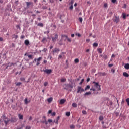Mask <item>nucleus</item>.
Returning <instances> with one entry per match:
<instances>
[{
    "mask_svg": "<svg viewBox=\"0 0 129 129\" xmlns=\"http://www.w3.org/2000/svg\"><path fill=\"white\" fill-rule=\"evenodd\" d=\"M2 116L3 117V120L5 125H8V124L9 123V122H10V120L8 118V117H7L5 115H3Z\"/></svg>",
    "mask_w": 129,
    "mask_h": 129,
    "instance_id": "nucleus-1",
    "label": "nucleus"
},
{
    "mask_svg": "<svg viewBox=\"0 0 129 129\" xmlns=\"http://www.w3.org/2000/svg\"><path fill=\"white\" fill-rule=\"evenodd\" d=\"M113 22H114V23H116V24H117V23H119V22H120V19L119 18V16H114L113 18Z\"/></svg>",
    "mask_w": 129,
    "mask_h": 129,
    "instance_id": "nucleus-2",
    "label": "nucleus"
},
{
    "mask_svg": "<svg viewBox=\"0 0 129 129\" xmlns=\"http://www.w3.org/2000/svg\"><path fill=\"white\" fill-rule=\"evenodd\" d=\"M93 83L95 84L94 86L96 87V88H97L98 91L101 90V88H100V85L98 83H96V82H93Z\"/></svg>",
    "mask_w": 129,
    "mask_h": 129,
    "instance_id": "nucleus-3",
    "label": "nucleus"
},
{
    "mask_svg": "<svg viewBox=\"0 0 129 129\" xmlns=\"http://www.w3.org/2000/svg\"><path fill=\"white\" fill-rule=\"evenodd\" d=\"M59 52H60V49L59 48H55L52 51V53L53 55H55V54H56L57 53H59Z\"/></svg>",
    "mask_w": 129,
    "mask_h": 129,
    "instance_id": "nucleus-4",
    "label": "nucleus"
},
{
    "mask_svg": "<svg viewBox=\"0 0 129 129\" xmlns=\"http://www.w3.org/2000/svg\"><path fill=\"white\" fill-rule=\"evenodd\" d=\"M84 91V89H83L81 87L78 86L77 88V93H81Z\"/></svg>",
    "mask_w": 129,
    "mask_h": 129,
    "instance_id": "nucleus-5",
    "label": "nucleus"
},
{
    "mask_svg": "<svg viewBox=\"0 0 129 129\" xmlns=\"http://www.w3.org/2000/svg\"><path fill=\"white\" fill-rule=\"evenodd\" d=\"M46 74H51L52 72L53 71L51 69H46L45 70L43 71Z\"/></svg>",
    "mask_w": 129,
    "mask_h": 129,
    "instance_id": "nucleus-6",
    "label": "nucleus"
},
{
    "mask_svg": "<svg viewBox=\"0 0 129 129\" xmlns=\"http://www.w3.org/2000/svg\"><path fill=\"white\" fill-rule=\"evenodd\" d=\"M26 6L28 8H29L30 7V6H31V7H34V3L33 2H26Z\"/></svg>",
    "mask_w": 129,
    "mask_h": 129,
    "instance_id": "nucleus-7",
    "label": "nucleus"
},
{
    "mask_svg": "<svg viewBox=\"0 0 129 129\" xmlns=\"http://www.w3.org/2000/svg\"><path fill=\"white\" fill-rule=\"evenodd\" d=\"M58 36L57 34H54V37H52L53 42H55V41H57V39H58Z\"/></svg>",
    "mask_w": 129,
    "mask_h": 129,
    "instance_id": "nucleus-8",
    "label": "nucleus"
},
{
    "mask_svg": "<svg viewBox=\"0 0 129 129\" xmlns=\"http://www.w3.org/2000/svg\"><path fill=\"white\" fill-rule=\"evenodd\" d=\"M98 74L99 76H106V75H107V74L105 72H99Z\"/></svg>",
    "mask_w": 129,
    "mask_h": 129,
    "instance_id": "nucleus-9",
    "label": "nucleus"
},
{
    "mask_svg": "<svg viewBox=\"0 0 129 129\" xmlns=\"http://www.w3.org/2000/svg\"><path fill=\"white\" fill-rule=\"evenodd\" d=\"M10 120L11 122H17V119H16L15 117H12Z\"/></svg>",
    "mask_w": 129,
    "mask_h": 129,
    "instance_id": "nucleus-10",
    "label": "nucleus"
},
{
    "mask_svg": "<svg viewBox=\"0 0 129 129\" xmlns=\"http://www.w3.org/2000/svg\"><path fill=\"white\" fill-rule=\"evenodd\" d=\"M24 103L25 104H28V103L31 102V100L28 101V98H26L24 100Z\"/></svg>",
    "mask_w": 129,
    "mask_h": 129,
    "instance_id": "nucleus-11",
    "label": "nucleus"
},
{
    "mask_svg": "<svg viewBox=\"0 0 129 129\" xmlns=\"http://www.w3.org/2000/svg\"><path fill=\"white\" fill-rule=\"evenodd\" d=\"M24 44L25 45H26V46H29V45L30 44V41H29L28 39L25 40L24 41Z\"/></svg>",
    "mask_w": 129,
    "mask_h": 129,
    "instance_id": "nucleus-12",
    "label": "nucleus"
},
{
    "mask_svg": "<svg viewBox=\"0 0 129 129\" xmlns=\"http://www.w3.org/2000/svg\"><path fill=\"white\" fill-rule=\"evenodd\" d=\"M41 60H42V57H40L37 59V58L34 59V62H37V61L40 62Z\"/></svg>",
    "mask_w": 129,
    "mask_h": 129,
    "instance_id": "nucleus-13",
    "label": "nucleus"
},
{
    "mask_svg": "<svg viewBox=\"0 0 129 129\" xmlns=\"http://www.w3.org/2000/svg\"><path fill=\"white\" fill-rule=\"evenodd\" d=\"M60 104H64L65 103V99H63L60 100Z\"/></svg>",
    "mask_w": 129,
    "mask_h": 129,
    "instance_id": "nucleus-14",
    "label": "nucleus"
},
{
    "mask_svg": "<svg viewBox=\"0 0 129 129\" xmlns=\"http://www.w3.org/2000/svg\"><path fill=\"white\" fill-rule=\"evenodd\" d=\"M41 122L42 123H45V124H46V125H47L48 124V122L47 121L46 119L41 121Z\"/></svg>",
    "mask_w": 129,
    "mask_h": 129,
    "instance_id": "nucleus-15",
    "label": "nucleus"
},
{
    "mask_svg": "<svg viewBox=\"0 0 129 129\" xmlns=\"http://www.w3.org/2000/svg\"><path fill=\"white\" fill-rule=\"evenodd\" d=\"M123 76H124L125 77H129V74H127V73L126 72H124L123 73Z\"/></svg>",
    "mask_w": 129,
    "mask_h": 129,
    "instance_id": "nucleus-16",
    "label": "nucleus"
},
{
    "mask_svg": "<svg viewBox=\"0 0 129 129\" xmlns=\"http://www.w3.org/2000/svg\"><path fill=\"white\" fill-rule=\"evenodd\" d=\"M47 101H48V102H49V103H50V102H52V101H53V98L50 97V98H48L47 99Z\"/></svg>",
    "mask_w": 129,
    "mask_h": 129,
    "instance_id": "nucleus-17",
    "label": "nucleus"
},
{
    "mask_svg": "<svg viewBox=\"0 0 129 129\" xmlns=\"http://www.w3.org/2000/svg\"><path fill=\"white\" fill-rule=\"evenodd\" d=\"M124 68L125 69H127V70H128V69H129V63H126V64H125Z\"/></svg>",
    "mask_w": 129,
    "mask_h": 129,
    "instance_id": "nucleus-18",
    "label": "nucleus"
},
{
    "mask_svg": "<svg viewBox=\"0 0 129 129\" xmlns=\"http://www.w3.org/2000/svg\"><path fill=\"white\" fill-rule=\"evenodd\" d=\"M37 26H38L39 27H44V24H43L42 23H39L37 24Z\"/></svg>",
    "mask_w": 129,
    "mask_h": 129,
    "instance_id": "nucleus-19",
    "label": "nucleus"
},
{
    "mask_svg": "<svg viewBox=\"0 0 129 129\" xmlns=\"http://www.w3.org/2000/svg\"><path fill=\"white\" fill-rule=\"evenodd\" d=\"M112 104H113V103H112V101H108L107 102V105H112Z\"/></svg>",
    "mask_w": 129,
    "mask_h": 129,
    "instance_id": "nucleus-20",
    "label": "nucleus"
},
{
    "mask_svg": "<svg viewBox=\"0 0 129 129\" xmlns=\"http://www.w3.org/2000/svg\"><path fill=\"white\" fill-rule=\"evenodd\" d=\"M72 106L73 107H77V104L75 103H73L72 104Z\"/></svg>",
    "mask_w": 129,
    "mask_h": 129,
    "instance_id": "nucleus-21",
    "label": "nucleus"
},
{
    "mask_svg": "<svg viewBox=\"0 0 129 129\" xmlns=\"http://www.w3.org/2000/svg\"><path fill=\"white\" fill-rule=\"evenodd\" d=\"M98 53H99L100 54H102V49H101V48H99L97 49Z\"/></svg>",
    "mask_w": 129,
    "mask_h": 129,
    "instance_id": "nucleus-22",
    "label": "nucleus"
},
{
    "mask_svg": "<svg viewBox=\"0 0 129 129\" xmlns=\"http://www.w3.org/2000/svg\"><path fill=\"white\" fill-rule=\"evenodd\" d=\"M18 37L19 36L16 34H14L13 35V38H14V39H18Z\"/></svg>",
    "mask_w": 129,
    "mask_h": 129,
    "instance_id": "nucleus-23",
    "label": "nucleus"
},
{
    "mask_svg": "<svg viewBox=\"0 0 129 129\" xmlns=\"http://www.w3.org/2000/svg\"><path fill=\"white\" fill-rule=\"evenodd\" d=\"M74 62H75V63H79V59L78 58H76V59L74 60Z\"/></svg>",
    "mask_w": 129,
    "mask_h": 129,
    "instance_id": "nucleus-24",
    "label": "nucleus"
},
{
    "mask_svg": "<svg viewBox=\"0 0 129 129\" xmlns=\"http://www.w3.org/2000/svg\"><path fill=\"white\" fill-rule=\"evenodd\" d=\"M88 89H90V86L87 85L86 87L85 88V90L86 91Z\"/></svg>",
    "mask_w": 129,
    "mask_h": 129,
    "instance_id": "nucleus-25",
    "label": "nucleus"
},
{
    "mask_svg": "<svg viewBox=\"0 0 129 129\" xmlns=\"http://www.w3.org/2000/svg\"><path fill=\"white\" fill-rule=\"evenodd\" d=\"M65 37L66 38H67L68 42H69V43H71V39L70 38H68L66 36Z\"/></svg>",
    "mask_w": 129,
    "mask_h": 129,
    "instance_id": "nucleus-26",
    "label": "nucleus"
},
{
    "mask_svg": "<svg viewBox=\"0 0 129 129\" xmlns=\"http://www.w3.org/2000/svg\"><path fill=\"white\" fill-rule=\"evenodd\" d=\"M123 19H126V14L125 13L122 14Z\"/></svg>",
    "mask_w": 129,
    "mask_h": 129,
    "instance_id": "nucleus-27",
    "label": "nucleus"
},
{
    "mask_svg": "<svg viewBox=\"0 0 129 129\" xmlns=\"http://www.w3.org/2000/svg\"><path fill=\"white\" fill-rule=\"evenodd\" d=\"M36 66H39V65H40L41 64V61H39L38 60H36Z\"/></svg>",
    "mask_w": 129,
    "mask_h": 129,
    "instance_id": "nucleus-28",
    "label": "nucleus"
},
{
    "mask_svg": "<svg viewBox=\"0 0 129 129\" xmlns=\"http://www.w3.org/2000/svg\"><path fill=\"white\" fill-rule=\"evenodd\" d=\"M66 116H70V112H66Z\"/></svg>",
    "mask_w": 129,
    "mask_h": 129,
    "instance_id": "nucleus-29",
    "label": "nucleus"
},
{
    "mask_svg": "<svg viewBox=\"0 0 129 129\" xmlns=\"http://www.w3.org/2000/svg\"><path fill=\"white\" fill-rule=\"evenodd\" d=\"M93 46V47H98V43H94Z\"/></svg>",
    "mask_w": 129,
    "mask_h": 129,
    "instance_id": "nucleus-30",
    "label": "nucleus"
},
{
    "mask_svg": "<svg viewBox=\"0 0 129 129\" xmlns=\"http://www.w3.org/2000/svg\"><path fill=\"white\" fill-rule=\"evenodd\" d=\"M90 94H91V92H87L86 93H85V95H90Z\"/></svg>",
    "mask_w": 129,
    "mask_h": 129,
    "instance_id": "nucleus-31",
    "label": "nucleus"
},
{
    "mask_svg": "<svg viewBox=\"0 0 129 129\" xmlns=\"http://www.w3.org/2000/svg\"><path fill=\"white\" fill-rule=\"evenodd\" d=\"M45 41L47 42V39H46V38L44 37L43 38L42 42V43H45Z\"/></svg>",
    "mask_w": 129,
    "mask_h": 129,
    "instance_id": "nucleus-32",
    "label": "nucleus"
},
{
    "mask_svg": "<svg viewBox=\"0 0 129 129\" xmlns=\"http://www.w3.org/2000/svg\"><path fill=\"white\" fill-rule=\"evenodd\" d=\"M19 119H23V115L19 114L18 115Z\"/></svg>",
    "mask_w": 129,
    "mask_h": 129,
    "instance_id": "nucleus-33",
    "label": "nucleus"
},
{
    "mask_svg": "<svg viewBox=\"0 0 129 129\" xmlns=\"http://www.w3.org/2000/svg\"><path fill=\"white\" fill-rule=\"evenodd\" d=\"M70 127L71 129H74L75 128V126H74V125H71Z\"/></svg>",
    "mask_w": 129,
    "mask_h": 129,
    "instance_id": "nucleus-34",
    "label": "nucleus"
},
{
    "mask_svg": "<svg viewBox=\"0 0 129 129\" xmlns=\"http://www.w3.org/2000/svg\"><path fill=\"white\" fill-rule=\"evenodd\" d=\"M13 65H15V63H8V66H9L10 67H11V66H13Z\"/></svg>",
    "mask_w": 129,
    "mask_h": 129,
    "instance_id": "nucleus-35",
    "label": "nucleus"
},
{
    "mask_svg": "<svg viewBox=\"0 0 129 129\" xmlns=\"http://www.w3.org/2000/svg\"><path fill=\"white\" fill-rule=\"evenodd\" d=\"M79 21L80 22V23H82V21H83V19L81 17L79 18Z\"/></svg>",
    "mask_w": 129,
    "mask_h": 129,
    "instance_id": "nucleus-36",
    "label": "nucleus"
},
{
    "mask_svg": "<svg viewBox=\"0 0 129 129\" xmlns=\"http://www.w3.org/2000/svg\"><path fill=\"white\" fill-rule=\"evenodd\" d=\"M84 82V79H82L81 82H80L79 84L81 85V84H82V83H83Z\"/></svg>",
    "mask_w": 129,
    "mask_h": 129,
    "instance_id": "nucleus-37",
    "label": "nucleus"
},
{
    "mask_svg": "<svg viewBox=\"0 0 129 129\" xmlns=\"http://www.w3.org/2000/svg\"><path fill=\"white\" fill-rule=\"evenodd\" d=\"M22 84L21 82H18L16 83V86H20V85H21Z\"/></svg>",
    "mask_w": 129,
    "mask_h": 129,
    "instance_id": "nucleus-38",
    "label": "nucleus"
},
{
    "mask_svg": "<svg viewBox=\"0 0 129 129\" xmlns=\"http://www.w3.org/2000/svg\"><path fill=\"white\" fill-rule=\"evenodd\" d=\"M25 80L26 79L24 77H22L20 78L21 81H25Z\"/></svg>",
    "mask_w": 129,
    "mask_h": 129,
    "instance_id": "nucleus-39",
    "label": "nucleus"
},
{
    "mask_svg": "<svg viewBox=\"0 0 129 129\" xmlns=\"http://www.w3.org/2000/svg\"><path fill=\"white\" fill-rule=\"evenodd\" d=\"M74 3V0H71V2H70V5H73V4Z\"/></svg>",
    "mask_w": 129,
    "mask_h": 129,
    "instance_id": "nucleus-40",
    "label": "nucleus"
},
{
    "mask_svg": "<svg viewBox=\"0 0 129 129\" xmlns=\"http://www.w3.org/2000/svg\"><path fill=\"white\" fill-rule=\"evenodd\" d=\"M69 10L72 11L73 10V5H71V7H69Z\"/></svg>",
    "mask_w": 129,
    "mask_h": 129,
    "instance_id": "nucleus-41",
    "label": "nucleus"
},
{
    "mask_svg": "<svg viewBox=\"0 0 129 129\" xmlns=\"http://www.w3.org/2000/svg\"><path fill=\"white\" fill-rule=\"evenodd\" d=\"M82 113H83V114H85H85H87V112L85 110H83L82 111Z\"/></svg>",
    "mask_w": 129,
    "mask_h": 129,
    "instance_id": "nucleus-42",
    "label": "nucleus"
},
{
    "mask_svg": "<svg viewBox=\"0 0 129 129\" xmlns=\"http://www.w3.org/2000/svg\"><path fill=\"white\" fill-rule=\"evenodd\" d=\"M48 122H49V123H51V122H53V120L49 119L48 120Z\"/></svg>",
    "mask_w": 129,
    "mask_h": 129,
    "instance_id": "nucleus-43",
    "label": "nucleus"
},
{
    "mask_svg": "<svg viewBox=\"0 0 129 129\" xmlns=\"http://www.w3.org/2000/svg\"><path fill=\"white\" fill-rule=\"evenodd\" d=\"M127 5L126 4H124L122 7L123 9H126Z\"/></svg>",
    "mask_w": 129,
    "mask_h": 129,
    "instance_id": "nucleus-44",
    "label": "nucleus"
},
{
    "mask_svg": "<svg viewBox=\"0 0 129 129\" xmlns=\"http://www.w3.org/2000/svg\"><path fill=\"white\" fill-rule=\"evenodd\" d=\"M76 36H78V37H81V34L80 33H76Z\"/></svg>",
    "mask_w": 129,
    "mask_h": 129,
    "instance_id": "nucleus-45",
    "label": "nucleus"
},
{
    "mask_svg": "<svg viewBox=\"0 0 129 129\" xmlns=\"http://www.w3.org/2000/svg\"><path fill=\"white\" fill-rule=\"evenodd\" d=\"M104 7L105 8H107V7H108V5H107V3H104Z\"/></svg>",
    "mask_w": 129,
    "mask_h": 129,
    "instance_id": "nucleus-46",
    "label": "nucleus"
},
{
    "mask_svg": "<svg viewBox=\"0 0 129 129\" xmlns=\"http://www.w3.org/2000/svg\"><path fill=\"white\" fill-rule=\"evenodd\" d=\"M103 58H104V59H105V60H106L107 59V55H104Z\"/></svg>",
    "mask_w": 129,
    "mask_h": 129,
    "instance_id": "nucleus-47",
    "label": "nucleus"
},
{
    "mask_svg": "<svg viewBox=\"0 0 129 129\" xmlns=\"http://www.w3.org/2000/svg\"><path fill=\"white\" fill-rule=\"evenodd\" d=\"M100 120H103V116H101L99 117Z\"/></svg>",
    "mask_w": 129,
    "mask_h": 129,
    "instance_id": "nucleus-48",
    "label": "nucleus"
},
{
    "mask_svg": "<svg viewBox=\"0 0 129 129\" xmlns=\"http://www.w3.org/2000/svg\"><path fill=\"white\" fill-rule=\"evenodd\" d=\"M52 116H55L56 115V112H54L52 113H51Z\"/></svg>",
    "mask_w": 129,
    "mask_h": 129,
    "instance_id": "nucleus-49",
    "label": "nucleus"
},
{
    "mask_svg": "<svg viewBox=\"0 0 129 129\" xmlns=\"http://www.w3.org/2000/svg\"><path fill=\"white\" fill-rule=\"evenodd\" d=\"M47 85H48V82H45L44 83V86H47Z\"/></svg>",
    "mask_w": 129,
    "mask_h": 129,
    "instance_id": "nucleus-50",
    "label": "nucleus"
},
{
    "mask_svg": "<svg viewBox=\"0 0 129 129\" xmlns=\"http://www.w3.org/2000/svg\"><path fill=\"white\" fill-rule=\"evenodd\" d=\"M111 71L112 72V73H115V70L113 69H112L111 70Z\"/></svg>",
    "mask_w": 129,
    "mask_h": 129,
    "instance_id": "nucleus-51",
    "label": "nucleus"
},
{
    "mask_svg": "<svg viewBox=\"0 0 129 129\" xmlns=\"http://www.w3.org/2000/svg\"><path fill=\"white\" fill-rule=\"evenodd\" d=\"M58 121L57 120H54V122L56 123V124H58Z\"/></svg>",
    "mask_w": 129,
    "mask_h": 129,
    "instance_id": "nucleus-52",
    "label": "nucleus"
},
{
    "mask_svg": "<svg viewBox=\"0 0 129 129\" xmlns=\"http://www.w3.org/2000/svg\"><path fill=\"white\" fill-rule=\"evenodd\" d=\"M47 48H44L42 50V52H47Z\"/></svg>",
    "mask_w": 129,
    "mask_h": 129,
    "instance_id": "nucleus-53",
    "label": "nucleus"
},
{
    "mask_svg": "<svg viewBox=\"0 0 129 129\" xmlns=\"http://www.w3.org/2000/svg\"><path fill=\"white\" fill-rule=\"evenodd\" d=\"M111 2L113 4H115V3H116V0H111Z\"/></svg>",
    "mask_w": 129,
    "mask_h": 129,
    "instance_id": "nucleus-54",
    "label": "nucleus"
},
{
    "mask_svg": "<svg viewBox=\"0 0 129 129\" xmlns=\"http://www.w3.org/2000/svg\"><path fill=\"white\" fill-rule=\"evenodd\" d=\"M48 113V114H51V113H52V110H49Z\"/></svg>",
    "mask_w": 129,
    "mask_h": 129,
    "instance_id": "nucleus-55",
    "label": "nucleus"
},
{
    "mask_svg": "<svg viewBox=\"0 0 129 129\" xmlns=\"http://www.w3.org/2000/svg\"><path fill=\"white\" fill-rule=\"evenodd\" d=\"M25 129H31V127L30 126H27Z\"/></svg>",
    "mask_w": 129,
    "mask_h": 129,
    "instance_id": "nucleus-56",
    "label": "nucleus"
},
{
    "mask_svg": "<svg viewBox=\"0 0 129 129\" xmlns=\"http://www.w3.org/2000/svg\"><path fill=\"white\" fill-rule=\"evenodd\" d=\"M61 82H65V79H61Z\"/></svg>",
    "mask_w": 129,
    "mask_h": 129,
    "instance_id": "nucleus-57",
    "label": "nucleus"
},
{
    "mask_svg": "<svg viewBox=\"0 0 129 129\" xmlns=\"http://www.w3.org/2000/svg\"><path fill=\"white\" fill-rule=\"evenodd\" d=\"M90 90H92L93 91H95V88H91L90 89Z\"/></svg>",
    "mask_w": 129,
    "mask_h": 129,
    "instance_id": "nucleus-58",
    "label": "nucleus"
},
{
    "mask_svg": "<svg viewBox=\"0 0 129 129\" xmlns=\"http://www.w3.org/2000/svg\"><path fill=\"white\" fill-rule=\"evenodd\" d=\"M32 55H28V58H29V59H32Z\"/></svg>",
    "mask_w": 129,
    "mask_h": 129,
    "instance_id": "nucleus-59",
    "label": "nucleus"
},
{
    "mask_svg": "<svg viewBox=\"0 0 129 129\" xmlns=\"http://www.w3.org/2000/svg\"><path fill=\"white\" fill-rule=\"evenodd\" d=\"M109 67H112L113 66V64H110L108 65Z\"/></svg>",
    "mask_w": 129,
    "mask_h": 129,
    "instance_id": "nucleus-60",
    "label": "nucleus"
},
{
    "mask_svg": "<svg viewBox=\"0 0 129 129\" xmlns=\"http://www.w3.org/2000/svg\"><path fill=\"white\" fill-rule=\"evenodd\" d=\"M50 3H51V4H53L54 3V0H50L49 1Z\"/></svg>",
    "mask_w": 129,
    "mask_h": 129,
    "instance_id": "nucleus-61",
    "label": "nucleus"
},
{
    "mask_svg": "<svg viewBox=\"0 0 129 129\" xmlns=\"http://www.w3.org/2000/svg\"><path fill=\"white\" fill-rule=\"evenodd\" d=\"M24 38H25V36L24 35H22L21 36V39H24Z\"/></svg>",
    "mask_w": 129,
    "mask_h": 129,
    "instance_id": "nucleus-62",
    "label": "nucleus"
},
{
    "mask_svg": "<svg viewBox=\"0 0 129 129\" xmlns=\"http://www.w3.org/2000/svg\"><path fill=\"white\" fill-rule=\"evenodd\" d=\"M23 128V127H17L16 129H22Z\"/></svg>",
    "mask_w": 129,
    "mask_h": 129,
    "instance_id": "nucleus-63",
    "label": "nucleus"
},
{
    "mask_svg": "<svg viewBox=\"0 0 129 129\" xmlns=\"http://www.w3.org/2000/svg\"><path fill=\"white\" fill-rule=\"evenodd\" d=\"M43 63H44V64H46V63H47V60H44L43 61Z\"/></svg>",
    "mask_w": 129,
    "mask_h": 129,
    "instance_id": "nucleus-64",
    "label": "nucleus"
}]
</instances>
